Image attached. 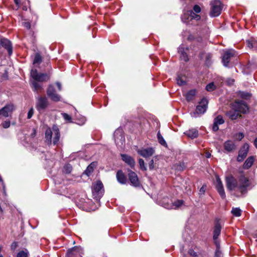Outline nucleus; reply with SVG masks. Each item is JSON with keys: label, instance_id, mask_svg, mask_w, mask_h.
<instances>
[{"label": "nucleus", "instance_id": "37", "mask_svg": "<svg viewBox=\"0 0 257 257\" xmlns=\"http://www.w3.org/2000/svg\"><path fill=\"white\" fill-rule=\"evenodd\" d=\"M184 203V201L183 200H177L176 201H175L174 203H173V206H175V209L176 208H179V207H180L181 206H182L183 205Z\"/></svg>", "mask_w": 257, "mask_h": 257}, {"label": "nucleus", "instance_id": "4", "mask_svg": "<svg viewBox=\"0 0 257 257\" xmlns=\"http://www.w3.org/2000/svg\"><path fill=\"white\" fill-rule=\"evenodd\" d=\"M104 192L103 185L101 181L97 180L92 183V193L93 198L96 200H99Z\"/></svg>", "mask_w": 257, "mask_h": 257}, {"label": "nucleus", "instance_id": "10", "mask_svg": "<svg viewBox=\"0 0 257 257\" xmlns=\"http://www.w3.org/2000/svg\"><path fill=\"white\" fill-rule=\"evenodd\" d=\"M113 137L116 146L121 147L124 145L125 139L121 128H118L115 131Z\"/></svg>", "mask_w": 257, "mask_h": 257}, {"label": "nucleus", "instance_id": "46", "mask_svg": "<svg viewBox=\"0 0 257 257\" xmlns=\"http://www.w3.org/2000/svg\"><path fill=\"white\" fill-rule=\"evenodd\" d=\"M33 114H34V109H33V108L32 107L29 109V110L28 112V115H27L28 119H30L32 117Z\"/></svg>", "mask_w": 257, "mask_h": 257}, {"label": "nucleus", "instance_id": "55", "mask_svg": "<svg viewBox=\"0 0 257 257\" xmlns=\"http://www.w3.org/2000/svg\"><path fill=\"white\" fill-rule=\"evenodd\" d=\"M253 48L257 49V41L253 39Z\"/></svg>", "mask_w": 257, "mask_h": 257}, {"label": "nucleus", "instance_id": "18", "mask_svg": "<svg viewBox=\"0 0 257 257\" xmlns=\"http://www.w3.org/2000/svg\"><path fill=\"white\" fill-rule=\"evenodd\" d=\"M188 51V48L185 47L183 45H181L178 48V53L180 54V58L181 60L184 61L186 62L188 61L189 58L187 55V52Z\"/></svg>", "mask_w": 257, "mask_h": 257}, {"label": "nucleus", "instance_id": "41", "mask_svg": "<svg viewBox=\"0 0 257 257\" xmlns=\"http://www.w3.org/2000/svg\"><path fill=\"white\" fill-rule=\"evenodd\" d=\"M212 58V55L211 54H207L205 56V62L207 65L211 64V59Z\"/></svg>", "mask_w": 257, "mask_h": 257}, {"label": "nucleus", "instance_id": "27", "mask_svg": "<svg viewBox=\"0 0 257 257\" xmlns=\"http://www.w3.org/2000/svg\"><path fill=\"white\" fill-rule=\"evenodd\" d=\"M254 161V158L253 156L248 157L243 165V168L244 169H249L253 164Z\"/></svg>", "mask_w": 257, "mask_h": 257}, {"label": "nucleus", "instance_id": "35", "mask_svg": "<svg viewBox=\"0 0 257 257\" xmlns=\"http://www.w3.org/2000/svg\"><path fill=\"white\" fill-rule=\"evenodd\" d=\"M72 169V166L69 164H67L64 166L63 169V172L65 174H69L71 173Z\"/></svg>", "mask_w": 257, "mask_h": 257}, {"label": "nucleus", "instance_id": "63", "mask_svg": "<svg viewBox=\"0 0 257 257\" xmlns=\"http://www.w3.org/2000/svg\"><path fill=\"white\" fill-rule=\"evenodd\" d=\"M23 10H27V9H26V8H23Z\"/></svg>", "mask_w": 257, "mask_h": 257}, {"label": "nucleus", "instance_id": "32", "mask_svg": "<svg viewBox=\"0 0 257 257\" xmlns=\"http://www.w3.org/2000/svg\"><path fill=\"white\" fill-rule=\"evenodd\" d=\"M29 252L27 249L20 251L17 255V257H29Z\"/></svg>", "mask_w": 257, "mask_h": 257}, {"label": "nucleus", "instance_id": "8", "mask_svg": "<svg viewBox=\"0 0 257 257\" xmlns=\"http://www.w3.org/2000/svg\"><path fill=\"white\" fill-rule=\"evenodd\" d=\"M49 105V101L45 96H38L37 98L36 108L40 112H43Z\"/></svg>", "mask_w": 257, "mask_h": 257}, {"label": "nucleus", "instance_id": "45", "mask_svg": "<svg viewBox=\"0 0 257 257\" xmlns=\"http://www.w3.org/2000/svg\"><path fill=\"white\" fill-rule=\"evenodd\" d=\"M188 253L192 257H197L198 256L197 253L192 249H189Z\"/></svg>", "mask_w": 257, "mask_h": 257}, {"label": "nucleus", "instance_id": "38", "mask_svg": "<svg viewBox=\"0 0 257 257\" xmlns=\"http://www.w3.org/2000/svg\"><path fill=\"white\" fill-rule=\"evenodd\" d=\"M139 163L141 170L146 171L147 168L145 166V162L142 159H139Z\"/></svg>", "mask_w": 257, "mask_h": 257}, {"label": "nucleus", "instance_id": "44", "mask_svg": "<svg viewBox=\"0 0 257 257\" xmlns=\"http://www.w3.org/2000/svg\"><path fill=\"white\" fill-rule=\"evenodd\" d=\"M250 94L247 92H240V96L245 99H248L250 97Z\"/></svg>", "mask_w": 257, "mask_h": 257}, {"label": "nucleus", "instance_id": "58", "mask_svg": "<svg viewBox=\"0 0 257 257\" xmlns=\"http://www.w3.org/2000/svg\"><path fill=\"white\" fill-rule=\"evenodd\" d=\"M15 3L17 6H19L20 4V0H14Z\"/></svg>", "mask_w": 257, "mask_h": 257}, {"label": "nucleus", "instance_id": "49", "mask_svg": "<svg viewBox=\"0 0 257 257\" xmlns=\"http://www.w3.org/2000/svg\"><path fill=\"white\" fill-rule=\"evenodd\" d=\"M154 160H153V159H152L149 163V167L150 170H152L154 169Z\"/></svg>", "mask_w": 257, "mask_h": 257}, {"label": "nucleus", "instance_id": "52", "mask_svg": "<svg viewBox=\"0 0 257 257\" xmlns=\"http://www.w3.org/2000/svg\"><path fill=\"white\" fill-rule=\"evenodd\" d=\"M32 131L33 132L31 134V137L32 138H34L36 135L37 131L34 128H33Z\"/></svg>", "mask_w": 257, "mask_h": 257}, {"label": "nucleus", "instance_id": "61", "mask_svg": "<svg viewBox=\"0 0 257 257\" xmlns=\"http://www.w3.org/2000/svg\"><path fill=\"white\" fill-rule=\"evenodd\" d=\"M3 191H4V193L6 195V186H5V190L3 189Z\"/></svg>", "mask_w": 257, "mask_h": 257}, {"label": "nucleus", "instance_id": "33", "mask_svg": "<svg viewBox=\"0 0 257 257\" xmlns=\"http://www.w3.org/2000/svg\"><path fill=\"white\" fill-rule=\"evenodd\" d=\"M93 168H94V164L91 163L86 168V169L85 171V174L88 176H89L90 174L92 173V172L93 171Z\"/></svg>", "mask_w": 257, "mask_h": 257}, {"label": "nucleus", "instance_id": "30", "mask_svg": "<svg viewBox=\"0 0 257 257\" xmlns=\"http://www.w3.org/2000/svg\"><path fill=\"white\" fill-rule=\"evenodd\" d=\"M42 61V58L41 55L37 53L35 54L34 59L33 60V64H40Z\"/></svg>", "mask_w": 257, "mask_h": 257}, {"label": "nucleus", "instance_id": "2", "mask_svg": "<svg viewBox=\"0 0 257 257\" xmlns=\"http://www.w3.org/2000/svg\"><path fill=\"white\" fill-rule=\"evenodd\" d=\"M201 11L200 7L198 5H195L193 8V10L187 12L185 13L181 17L183 23L186 24H193L195 21L198 22L200 20L201 17L198 14Z\"/></svg>", "mask_w": 257, "mask_h": 257}, {"label": "nucleus", "instance_id": "59", "mask_svg": "<svg viewBox=\"0 0 257 257\" xmlns=\"http://www.w3.org/2000/svg\"><path fill=\"white\" fill-rule=\"evenodd\" d=\"M182 2H184L185 4H187V3H189L191 1V0H181Z\"/></svg>", "mask_w": 257, "mask_h": 257}, {"label": "nucleus", "instance_id": "13", "mask_svg": "<svg viewBox=\"0 0 257 257\" xmlns=\"http://www.w3.org/2000/svg\"><path fill=\"white\" fill-rule=\"evenodd\" d=\"M14 109L15 106L13 104H8L0 109V116L8 117L9 114H11Z\"/></svg>", "mask_w": 257, "mask_h": 257}, {"label": "nucleus", "instance_id": "57", "mask_svg": "<svg viewBox=\"0 0 257 257\" xmlns=\"http://www.w3.org/2000/svg\"><path fill=\"white\" fill-rule=\"evenodd\" d=\"M211 155L209 152H206L205 154V157L207 158H209L211 157Z\"/></svg>", "mask_w": 257, "mask_h": 257}, {"label": "nucleus", "instance_id": "26", "mask_svg": "<svg viewBox=\"0 0 257 257\" xmlns=\"http://www.w3.org/2000/svg\"><path fill=\"white\" fill-rule=\"evenodd\" d=\"M184 134L192 139L197 138L198 136V132L195 128L189 130L185 132Z\"/></svg>", "mask_w": 257, "mask_h": 257}, {"label": "nucleus", "instance_id": "43", "mask_svg": "<svg viewBox=\"0 0 257 257\" xmlns=\"http://www.w3.org/2000/svg\"><path fill=\"white\" fill-rule=\"evenodd\" d=\"M253 39L251 38L249 40H247L246 41L247 46L250 49L253 48Z\"/></svg>", "mask_w": 257, "mask_h": 257}, {"label": "nucleus", "instance_id": "42", "mask_svg": "<svg viewBox=\"0 0 257 257\" xmlns=\"http://www.w3.org/2000/svg\"><path fill=\"white\" fill-rule=\"evenodd\" d=\"M177 83L179 85H183L185 84V81L180 76H178L176 78Z\"/></svg>", "mask_w": 257, "mask_h": 257}, {"label": "nucleus", "instance_id": "64", "mask_svg": "<svg viewBox=\"0 0 257 257\" xmlns=\"http://www.w3.org/2000/svg\"><path fill=\"white\" fill-rule=\"evenodd\" d=\"M0 257H3V256L2 254H0Z\"/></svg>", "mask_w": 257, "mask_h": 257}, {"label": "nucleus", "instance_id": "60", "mask_svg": "<svg viewBox=\"0 0 257 257\" xmlns=\"http://www.w3.org/2000/svg\"><path fill=\"white\" fill-rule=\"evenodd\" d=\"M254 144L255 147L257 148V138L254 140Z\"/></svg>", "mask_w": 257, "mask_h": 257}, {"label": "nucleus", "instance_id": "21", "mask_svg": "<svg viewBox=\"0 0 257 257\" xmlns=\"http://www.w3.org/2000/svg\"><path fill=\"white\" fill-rule=\"evenodd\" d=\"M224 120L221 115H218L214 119L212 130L213 132H216L218 130V125L224 123Z\"/></svg>", "mask_w": 257, "mask_h": 257}, {"label": "nucleus", "instance_id": "50", "mask_svg": "<svg viewBox=\"0 0 257 257\" xmlns=\"http://www.w3.org/2000/svg\"><path fill=\"white\" fill-rule=\"evenodd\" d=\"M23 25L27 29H29L31 28V24L29 22H24L23 23Z\"/></svg>", "mask_w": 257, "mask_h": 257}, {"label": "nucleus", "instance_id": "11", "mask_svg": "<svg viewBox=\"0 0 257 257\" xmlns=\"http://www.w3.org/2000/svg\"><path fill=\"white\" fill-rule=\"evenodd\" d=\"M232 108L236 110L239 113H245L248 107L245 101L243 100L236 101L232 105Z\"/></svg>", "mask_w": 257, "mask_h": 257}, {"label": "nucleus", "instance_id": "5", "mask_svg": "<svg viewBox=\"0 0 257 257\" xmlns=\"http://www.w3.org/2000/svg\"><path fill=\"white\" fill-rule=\"evenodd\" d=\"M210 6L209 16L211 17H218L220 15L223 8V5L219 0H214L211 2Z\"/></svg>", "mask_w": 257, "mask_h": 257}, {"label": "nucleus", "instance_id": "16", "mask_svg": "<svg viewBox=\"0 0 257 257\" xmlns=\"http://www.w3.org/2000/svg\"><path fill=\"white\" fill-rule=\"evenodd\" d=\"M137 152L140 156L146 158L152 156L154 154L155 150L153 148H147L138 149Z\"/></svg>", "mask_w": 257, "mask_h": 257}, {"label": "nucleus", "instance_id": "9", "mask_svg": "<svg viewBox=\"0 0 257 257\" xmlns=\"http://www.w3.org/2000/svg\"><path fill=\"white\" fill-rule=\"evenodd\" d=\"M47 95L48 97L54 102H58L61 101V97L60 95L56 92L54 86L52 85H49L47 91Z\"/></svg>", "mask_w": 257, "mask_h": 257}, {"label": "nucleus", "instance_id": "20", "mask_svg": "<svg viewBox=\"0 0 257 257\" xmlns=\"http://www.w3.org/2000/svg\"><path fill=\"white\" fill-rule=\"evenodd\" d=\"M216 188L221 197L222 199H224L226 196L223 186L220 179L218 177L216 178Z\"/></svg>", "mask_w": 257, "mask_h": 257}, {"label": "nucleus", "instance_id": "40", "mask_svg": "<svg viewBox=\"0 0 257 257\" xmlns=\"http://www.w3.org/2000/svg\"><path fill=\"white\" fill-rule=\"evenodd\" d=\"M61 114H62L63 117L64 118V119L66 121L69 122H72V118L70 115H69V114H68L66 113H62Z\"/></svg>", "mask_w": 257, "mask_h": 257}, {"label": "nucleus", "instance_id": "3", "mask_svg": "<svg viewBox=\"0 0 257 257\" xmlns=\"http://www.w3.org/2000/svg\"><path fill=\"white\" fill-rule=\"evenodd\" d=\"M60 137L59 130L56 125H53L52 128H48L45 132V141L48 145L52 143L54 145L58 144Z\"/></svg>", "mask_w": 257, "mask_h": 257}, {"label": "nucleus", "instance_id": "14", "mask_svg": "<svg viewBox=\"0 0 257 257\" xmlns=\"http://www.w3.org/2000/svg\"><path fill=\"white\" fill-rule=\"evenodd\" d=\"M128 172V177L131 184L136 187H140L141 186V183L139 180L137 174L131 170H129Z\"/></svg>", "mask_w": 257, "mask_h": 257}, {"label": "nucleus", "instance_id": "25", "mask_svg": "<svg viewBox=\"0 0 257 257\" xmlns=\"http://www.w3.org/2000/svg\"><path fill=\"white\" fill-rule=\"evenodd\" d=\"M116 178L117 181L121 184H124L126 182V178L121 170H119L117 172Z\"/></svg>", "mask_w": 257, "mask_h": 257}, {"label": "nucleus", "instance_id": "1", "mask_svg": "<svg viewBox=\"0 0 257 257\" xmlns=\"http://www.w3.org/2000/svg\"><path fill=\"white\" fill-rule=\"evenodd\" d=\"M238 180L239 184H238L237 180L232 175L226 177V187L230 191L237 188L242 194H244L246 193L247 189L250 185L249 181L247 177L243 175L239 177Z\"/></svg>", "mask_w": 257, "mask_h": 257}, {"label": "nucleus", "instance_id": "17", "mask_svg": "<svg viewBox=\"0 0 257 257\" xmlns=\"http://www.w3.org/2000/svg\"><path fill=\"white\" fill-rule=\"evenodd\" d=\"M249 146L248 144H244L240 149L238 152V155L237 158V161L239 162H242L246 157L248 152Z\"/></svg>", "mask_w": 257, "mask_h": 257}, {"label": "nucleus", "instance_id": "28", "mask_svg": "<svg viewBox=\"0 0 257 257\" xmlns=\"http://www.w3.org/2000/svg\"><path fill=\"white\" fill-rule=\"evenodd\" d=\"M32 85L34 89V91H36L37 92H38L43 89L42 85L36 80H34L32 82Z\"/></svg>", "mask_w": 257, "mask_h": 257}, {"label": "nucleus", "instance_id": "12", "mask_svg": "<svg viewBox=\"0 0 257 257\" xmlns=\"http://www.w3.org/2000/svg\"><path fill=\"white\" fill-rule=\"evenodd\" d=\"M31 76L34 80L39 82H43L48 80L50 76L46 73H38L36 69H32L31 71Z\"/></svg>", "mask_w": 257, "mask_h": 257}, {"label": "nucleus", "instance_id": "62", "mask_svg": "<svg viewBox=\"0 0 257 257\" xmlns=\"http://www.w3.org/2000/svg\"><path fill=\"white\" fill-rule=\"evenodd\" d=\"M23 10H27V9H26V8H23Z\"/></svg>", "mask_w": 257, "mask_h": 257}, {"label": "nucleus", "instance_id": "36", "mask_svg": "<svg viewBox=\"0 0 257 257\" xmlns=\"http://www.w3.org/2000/svg\"><path fill=\"white\" fill-rule=\"evenodd\" d=\"M241 210L239 208H233L231 210V213L233 215L236 217H239L241 215Z\"/></svg>", "mask_w": 257, "mask_h": 257}, {"label": "nucleus", "instance_id": "51", "mask_svg": "<svg viewBox=\"0 0 257 257\" xmlns=\"http://www.w3.org/2000/svg\"><path fill=\"white\" fill-rule=\"evenodd\" d=\"M205 192V186L203 185L199 190L200 194H204Z\"/></svg>", "mask_w": 257, "mask_h": 257}, {"label": "nucleus", "instance_id": "6", "mask_svg": "<svg viewBox=\"0 0 257 257\" xmlns=\"http://www.w3.org/2000/svg\"><path fill=\"white\" fill-rule=\"evenodd\" d=\"M208 101L206 98H202L196 106L195 111L191 112L192 117H196L199 114H202L206 111Z\"/></svg>", "mask_w": 257, "mask_h": 257}, {"label": "nucleus", "instance_id": "54", "mask_svg": "<svg viewBox=\"0 0 257 257\" xmlns=\"http://www.w3.org/2000/svg\"><path fill=\"white\" fill-rule=\"evenodd\" d=\"M237 135L238 136L237 139L239 140H241L244 137L243 134L242 133H239Z\"/></svg>", "mask_w": 257, "mask_h": 257}, {"label": "nucleus", "instance_id": "19", "mask_svg": "<svg viewBox=\"0 0 257 257\" xmlns=\"http://www.w3.org/2000/svg\"><path fill=\"white\" fill-rule=\"evenodd\" d=\"M234 55V52L232 50L226 51L222 56V62L224 66L227 67L230 58Z\"/></svg>", "mask_w": 257, "mask_h": 257}, {"label": "nucleus", "instance_id": "48", "mask_svg": "<svg viewBox=\"0 0 257 257\" xmlns=\"http://www.w3.org/2000/svg\"><path fill=\"white\" fill-rule=\"evenodd\" d=\"M18 246V242L14 241L11 245V249L12 250L14 251Z\"/></svg>", "mask_w": 257, "mask_h": 257}, {"label": "nucleus", "instance_id": "15", "mask_svg": "<svg viewBox=\"0 0 257 257\" xmlns=\"http://www.w3.org/2000/svg\"><path fill=\"white\" fill-rule=\"evenodd\" d=\"M0 46L7 50L9 55L10 56L13 53L12 44L8 39L0 36Z\"/></svg>", "mask_w": 257, "mask_h": 257}, {"label": "nucleus", "instance_id": "31", "mask_svg": "<svg viewBox=\"0 0 257 257\" xmlns=\"http://www.w3.org/2000/svg\"><path fill=\"white\" fill-rule=\"evenodd\" d=\"M157 139H158V140L159 143L161 145H162L163 146H165V147H166L167 146V144L165 140H164L163 136L161 134L160 131H159L157 133Z\"/></svg>", "mask_w": 257, "mask_h": 257}, {"label": "nucleus", "instance_id": "47", "mask_svg": "<svg viewBox=\"0 0 257 257\" xmlns=\"http://www.w3.org/2000/svg\"><path fill=\"white\" fill-rule=\"evenodd\" d=\"M2 126L5 128H7L10 126V121L9 120L5 121L2 123Z\"/></svg>", "mask_w": 257, "mask_h": 257}, {"label": "nucleus", "instance_id": "7", "mask_svg": "<svg viewBox=\"0 0 257 257\" xmlns=\"http://www.w3.org/2000/svg\"><path fill=\"white\" fill-rule=\"evenodd\" d=\"M221 229L222 225L220 223V219L216 218L215 220L213 228V239L215 245H218V243H220L218 236L220 234Z\"/></svg>", "mask_w": 257, "mask_h": 257}, {"label": "nucleus", "instance_id": "24", "mask_svg": "<svg viewBox=\"0 0 257 257\" xmlns=\"http://www.w3.org/2000/svg\"><path fill=\"white\" fill-rule=\"evenodd\" d=\"M226 115L231 120H235L241 116L238 111L232 108L231 110L226 112Z\"/></svg>", "mask_w": 257, "mask_h": 257}, {"label": "nucleus", "instance_id": "56", "mask_svg": "<svg viewBox=\"0 0 257 257\" xmlns=\"http://www.w3.org/2000/svg\"><path fill=\"white\" fill-rule=\"evenodd\" d=\"M76 249H77V248L76 247H74V248H72L71 249L69 250L68 251V253L70 254H73V252L74 251H75Z\"/></svg>", "mask_w": 257, "mask_h": 257}, {"label": "nucleus", "instance_id": "22", "mask_svg": "<svg viewBox=\"0 0 257 257\" xmlns=\"http://www.w3.org/2000/svg\"><path fill=\"white\" fill-rule=\"evenodd\" d=\"M121 159L132 168H134L135 165V161L134 159L130 156L126 154H121Z\"/></svg>", "mask_w": 257, "mask_h": 257}, {"label": "nucleus", "instance_id": "34", "mask_svg": "<svg viewBox=\"0 0 257 257\" xmlns=\"http://www.w3.org/2000/svg\"><path fill=\"white\" fill-rule=\"evenodd\" d=\"M216 250L215 252V257H223V254L220 250V243H218V245H215Z\"/></svg>", "mask_w": 257, "mask_h": 257}, {"label": "nucleus", "instance_id": "53", "mask_svg": "<svg viewBox=\"0 0 257 257\" xmlns=\"http://www.w3.org/2000/svg\"><path fill=\"white\" fill-rule=\"evenodd\" d=\"M56 85H57V86L58 87V90L61 91L62 90L61 84L59 82H56Z\"/></svg>", "mask_w": 257, "mask_h": 257}, {"label": "nucleus", "instance_id": "29", "mask_svg": "<svg viewBox=\"0 0 257 257\" xmlns=\"http://www.w3.org/2000/svg\"><path fill=\"white\" fill-rule=\"evenodd\" d=\"M196 92L195 89H192V90H190V91H189L186 93V99L188 101L191 100L193 99V97L195 95Z\"/></svg>", "mask_w": 257, "mask_h": 257}, {"label": "nucleus", "instance_id": "39", "mask_svg": "<svg viewBox=\"0 0 257 257\" xmlns=\"http://www.w3.org/2000/svg\"><path fill=\"white\" fill-rule=\"evenodd\" d=\"M215 88V86L214 84V83L211 82L208 84L206 86V89L208 91H211L214 90Z\"/></svg>", "mask_w": 257, "mask_h": 257}, {"label": "nucleus", "instance_id": "23", "mask_svg": "<svg viewBox=\"0 0 257 257\" xmlns=\"http://www.w3.org/2000/svg\"><path fill=\"white\" fill-rule=\"evenodd\" d=\"M224 149L227 152H231L235 149L234 143L230 140H228L224 143Z\"/></svg>", "mask_w": 257, "mask_h": 257}]
</instances>
